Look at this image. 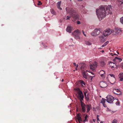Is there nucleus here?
<instances>
[{"instance_id":"nucleus-1","label":"nucleus","mask_w":123,"mask_h":123,"mask_svg":"<svg viewBox=\"0 0 123 123\" xmlns=\"http://www.w3.org/2000/svg\"><path fill=\"white\" fill-rule=\"evenodd\" d=\"M111 7L110 5H103L100 6L99 9H97L96 14L98 17L103 19L106 15L112 14Z\"/></svg>"},{"instance_id":"nucleus-2","label":"nucleus","mask_w":123,"mask_h":123,"mask_svg":"<svg viewBox=\"0 0 123 123\" xmlns=\"http://www.w3.org/2000/svg\"><path fill=\"white\" fill-rule=\"evenodd\" d=\"M74 90L77 92L78 95L77 97V98L80 100V102L83 101L84 97L83 92L79 88H75Z\"/></svg>"},{"instance_id":"nucleus-3","label":"nucleus","mask_w":123,"mask_h":123,"mask_svg":"<svg viewBox=\"0 0 123 123\" xmlns=\"http://www.w3.org/2000/svg\"><path fill=\"white\" fill-rule=\"evenodd\" d=\"M81 115L80 113H78L77 115V118L78 120L79 123H81L82 122L81 118ZM88 117L87 115H86L84 117V119L82 121L83 123H85V122H87L88 121Z\"/></svg>"},{"instance_id":"nucleus-4","label":"nucleus","mask_w":123,"mask_h":123,"mask_svg":"<svg viewBox=\"0 0 123 123\" xmlns=\"http://www.w3.org/2000/svg\"><path fill=\"white\" fill-rule=\"evenodd\" d=\"M113 30L112 29L111 30V29L109 28L107 29L104 31L103 32V34L104 36H107L113 33Z\"/></svg>"},{"instance_id":"nucleus-5","label":"nucleus","mask_w":123,"mask_h":123,"mask_svg":"<svg viewBox=\"0 0 123 123\" xmlns=\"http://www.w3.org/2000/svg\"><path fill=\"white\" fill-rule=\"evenodd\" d=\"M80 32L78 30H75L72 33L73 35L74 36L75 38L77 39H80V37L79 36L80 35Z\"/></svg>"},{"instance_id":"nucleus-6","label":"nucleus","mask_w":123,"mask_h":123,"mask_svg":"<svg viewBox=\"0 0 123 123\" xmlns=\"http://www.w3.org/2000/svg\"><path fill=\"white\" fill-rule=\"evenodd\" d=\"M106 98L107 99H106L107 102L108 103H112L114 100V97L110 95H108Z\"/></svg>"},{"instance_id":"nucleus-7","label":"nucleus","mask_w":123,"mask_h":123,"mask_svg":"<svg viewBox=\"0 0 123 123\" xmlns=\"http://www.w3.org/2000/svg\"><path fill=\"white\" fill-rule=\"evenodd\" d=\"M66 11L67 13L70 14L71 15L75 12V11L73 8H69L68 7H67L66 8Z\"/></svg>"},{"instance_id":"nucleus-8","label":"nucleus","mask_w":123,"mask_h":123,"mask_svg":"<svg viewBox=\"0 0 123 123\" xmlns=\"http://www.w3.org/2000/svg\"><path fill=\"white\" fill-rule=\"evenodd\" d=\"M80 105L81 107L82 112H85L86 111V105L82 101H80Z\"/></svg>"},{"instance_id":"nucleus-9","label":"nucleus","mask_w":123,"mask_h":123,"mask_svg":"<svg viewBox=\"0 0 123 123\" xmlns=\"http://www.w3.org/2000/svg\"><path fill=\"white\" fill-rule=\"evenodd\" d=\"M100 33L99 29H95L94 31L91 33V35L93 36H96L99 34Z\"/></svg>"},{"instance_id":"nucleus-10","label":"nucleus","mask_w":123,"mask_h":123,"mask_svg":"<svg viewBox=\"0 0 123 123\" xmlns=\"http://www.w3.org/2000/svg\"><path fill=\"white\" fill-rule=\"evenodd\" d=\"M88 71L86 70V71L83 70L82 71V74L83 77L85 79H87L88 76V74L87 73Z\"/></svg>"},{"instance_id":"nucleus-11","label":"nucleus","mask_w":123,"mask_h":123,"mask_svg":"<svg viewBox=\"0 0 123 123\" xmlns=\"http://www.w3.org/2000/svg\"><path fill=\"white\" fill-rule=\"evenodd\" d=\"M99 85L100 87L102 88H105L107 86V84L105 82L101 81L100 82Z\"/></svg>"},{"instance_id":"nucleus-12","label":"nucleus","mask_w":123,"mask_h":123,"mask_svg":"<svg viewBox=\"0 0 123 123\" xmlns=\"http://www.w3.org/2000/svg\"><path fill=\"white\" fill-rule=\"evenodd\" d=\"M97 63L96 62H94V63L91 64L90 67V69H92V70H94L95 68L97 66Z\"/></svg>"},{"instance_id":"nucleus-13","label":"nucleus","mask_w":123,"mask_h":123,"mask_svg":"<svg viewBox=\"0 0 123 123\" xmlns=\"http://www.w3.org/2000/svg\"><path fill=\"white\" fill-rule=\"evenodd\" d=\"M73 29V27L71 26H68L67 27L66 31L67 32L69 33H71Z\"/></svg>"},{"instance_id":"nucleus-14","label":"nucleus","mask_w":123,"mask_h":123,"mask_svg":"<svg viewBox=\"0 0 123 123\" xmlns=\"http://www.w3.org/2000/svg\"><path fill=\"white\" fill-rule=\"evenodd\" d=\"M113 92L114 93L117 95L120 94V93L119 90L117 89H114L113 90Z\"/></svg>"},{"instance_id":"nucleus-15","label":"nucleus","mask_w":123,"mask_h":123,"mask_svg":"<svg viewBox=\"0 0 123 123\" xmlns=\"http://www.w3.org/2000/svg\"><path fill=\"white\" fill-rule=\"evenodd\" d=\"M87 112L89 111L92 108L91 105V104L87 105H86Z\"/></svg>"},{"instance_id":"nucleus-16","label":"nucleus","mask_w":123,"mask_h":123,"mask_svg":"<svg viewBox=\"0 0 123 123\" xmlns=\"http://www.w3.org/2000/svg\"><path fill=\"white\" fill-rule=\"evenodd\" d=\"M71 16L74 19H77L79 18L78 15L76 14L72 15Z\"/></svg>"},{"instance_id":"nucleus-17","label":"nucleus","mask_w":123,"mask_h":123,"mask_svg":"<svg viewBox=\"0 0 123 123\" xmlns=\"http://www.w3.org/2000/svg\"><path fill=\"white\" fill-rule=\"evenodd\" d=\"M109 65L112 68H115L116 67V66L115 65V64L111 62H109Z\"/></svg>"},{"instance_id":"nucleus-18","label":"nucleus","mask_w":123,"mask_h":123,"mask_svg":"<svg viewBox=\"0 0 123 123\" xmlns=\"http://www.w3.org/2000/svg\"><path fill=\"white\" fill-rule=\"evenodd\" d=\"M79 83L81 85V86L83 88L84 87V86L83 85H85L86 83L85 82H84L82 80H80L79 81Z\"/></svg>"},{"instance_id":"nucleus-19","label":"nucleus","mask_w":123,"mask_h":123,"mask_svg":"<svg viewBox=\"0 0 123 123\" xmlns=\"http://www.w3.org/2000/svg\"><path fill=\"white\" fill-rule=\"evenodd\" d=\"M104 35H102L99 37V39L100 41L102 42H105V37Z\"/></svg>"},{"instance_id":"nucleus-20","label":"nucleus","mask_w":123,"mask_h":123,"mask_svg":"<svg viewBox=\"0 0 123 123\" xmlns=\"http://www.w3.org/2000/svg\"><path fill=\"white\" fill-rule=\"evenodd\" d=\"M122 60L121 58H118L117 57H115L113 59L114 61L116 62H121Z\"/></svg>"},{"instance_id":"nucleus-21","label":"nucleus","mask_w":123,"mask_h":123,"mask_svg":"<svg viewBox=\"0 0 123 123\" xmlns=\"http://www.w3.org/2000/svg\"><path fill=\"white\" fill-rule=\"evenodd\" d=\"M61 3V1H59L58 2L57 4V8L60 10H62V8L60 7Z\"/></svg>"},{"instance_id":"nucleus-22","label":"nucleus","mask_w":123,"mask_h":123,"mask_svg":"<svg viewBox=\"0 0 123 123\" xmlns=\"http://www.w3.org/2000/svg\"><path fill=\"white\" fill-rule=\"evenodd\" d=\"M119 77L120 79V81H123V73L120 74L119 75Z\"/></svg>"},{"instance_id":"nucleus-23","label":"nucleus","mask_w":123,"mask_h":123,"mask_svg":"<svg viewBox=\"0 0 123 123\" xmlns=\"http://www.w3.org/2000/svg\"><path fill=\"white\" fill-rule=\"evenodd\" d=\"M121 31V29L119 28H116L115 30V32L116 34H118L119 32Z\"/></svg>"},{"instance_id":"nucleus-24","label":"nucleus","mask_w":123,"mask_h":123,"mask_svg":"<svg viewBox=\"0 0 123 123\" xmlns=\"http://www.w3.org/2000/svg\"><path fill=\"white\" fill-rule=\"evenodd\" d=\"M82 9L80 8L81 11H82L84 13H86L87 12L86 10H85L84 7L83 6H82Z\"/></svg>"},{"instance_id":"nucleus-25","label":"nucleus","mask_w":123,"mask_h":123,"mask_svg":"<svg viewBox=\"0 0 123 123\" xmlns=\"http://www.w3.org/2000/svg\"><path fill=\"white\" fill-rule=\"evenodd\" d=\"M86 44L88 45H90L92 44V43L90 40L87 41H86Z\"/></svg>"},{"instance_id":"nucleus-26","label":"nucleus","mask_w":123,"mask_h":123,"mask_svg":"<svg viewBox=\"0 0 123 123\" xmlns=\"http://www.w3.org/2000/svg\"><path fill=\"white\" fill-rule=\"evenodd\" d=\"M106 100V99L104 98H102V100L101 101V102L103 104V105H104V104H105Z\"/></svg>"},{"instance_id":"nucleus-27","label":"nucleus","mask_w":123,"mask_h":123,"mask_svg":"<svg viewBox=\"0 0 123 123\" xmlns=\"http://www.w3.org/2000/svg\"><path fill=\"white\" fill-rule=\"evenodd\" d=\"M100 65L102 67H104L105 65V63L103 61H101L100 62Z\"/></svg>"},{"instance_id":"nucleus-28","label":"nucleus","mask_w":123,"mask_h":123,"mask_svg":"<svg viewBox=\"0 0 123 123\" xmlns=\"http://www.w3.org/2000/svg\"><path fill=\"white\" fill-rule=\"evenodd\" d=\"M99 74L101 76V77H102L103 78H105V74H102L101 73H99Z\"/></svg>"},{"instance_id":"nucleus-29","label":"nucleus","mask_w":123,"mask_h":123,"mask_svg":"<svg viewBox=\"0 0 123 123\" xmlns=\"http://www.w3.org/2000/svg\"><path fill=\"white\" fill-rule=\"evenodd\" d=\"M51 11L52 13L54 15L55 14V12L54 9H51Z\"/></svg>"},{"instance_id":"nucleus-30","label":"nucleus","mask_w":123,"mask_h":123,"mask_svg":"<svg viewBox=\"0 0 123 123\" xmlns=\"http://www.w3.org/2000/svg\"><path fill=\"white\" fill-rule=\"evenodd\" d=\"M120 22L122 24H123V16L120 19Z\"/></svg>"},{"instance_id":"nucleus-31","label":"nucleus","mask_w":123,"mask_h":123,"mask_svg":"<svg viewBox=\"0 0 123 123\" xmlns=\"http://www.w3.org/2000/svg\"><path fill=\"white\" fill-rule=\"evenodd\" d=\"M70 17L69 16H68L67 17H66L64 18L66 20L69 19Z\"/></svg>"},{"instance_id":"nucleus-32","label":"nucleus","mask_w":123,"mask_h":123,"mask_svg":"<svg viewBox=\"0 0 123 123\" xmlns=\"http://www.w3.org/2000/svg\"><path fill=\"white\" fill-rule=\"evenodd\" d=\"M117 121L116 119H114L112 121V123H117Z\"/></svg>"},{"instance_id":"nucleus-33","label":"nucleus","mask_w":123,"mask_h":123,"mask_svg":"<svg viewBox=\"0 0 123 123\" xmlns=\"http://www.w3.org/2000/svg\"><path fill=\"white\" fill-rule=\"evenodd\" d=\"M38 3L37 4V5H41L42 4V3L41 2V1H38Z\"/></svg>"},{"instance_id":"nucleus-34","label":"nucleus","mask_w":123,"mask_h":123,"mask_svg":"<svg viewBox=\"0 0 123 123\" xmlns=\"http://www.w3.org/2000/svg\"><path fill=\"white\" fill-rule=\"evenodd\" d=\"M109 43V41H107L105 43H104V45L106 46Z\"/></svg>"},{"instance_id":"nucleus-35","label":"nucleus","mask_w":123,"mask_h":123,"mask_svg":"<svg viewBox=\"0 0 123 123\" xmlns=\"http://www.w3.org/2000/svg\"><path fill=\"white\" fill-rule=\"evenodd\" d=\"M99 73H101L102 74H105V72L103 70H101Z\"/></svg>"},{"instance_id":"nucleus-36","label":"nucleus","mask_w":123,"mask_h":123,"mask_svg":"<svg viewBox=\"0 0 123 123\" xmlns=\"http://www.w3.org/2000/svg\"><path fill=\"white\" fill-rule=\"evenodd\" d=\"M94 77V76H90L89 77V78L91 80L93 78V77Z\"/></svg>"},{"instance_id":"nucleus-37","label":"nucleus","mask_w":123,"mask_h":123,"mask_svg":"<svg viewBox=\"0 0 123 123\" xmlns=\"http://www.w3.org/2000/svg\"><path fill=\"white\" fill-rule=\"evenodd\" d=\"M116 104L117 105H119L120 104L119 101H117L116 102Z\"/></svg>"},{"instance_id":"nucleus-38","label":"nucleus","mask_w":123,"mask_h":123,"mask_svg":"<svg viewBox=\"0 0 123 123\" xmlns=\"http://www.w3.org/2000/svg\"><path fill=\"white\" fill-rule=\"evenodd\" d=\"M87 92H84V94L85 95V98H86V93H87Z\"/></svg>"},{"instance_id":"nucleus-39","label":"nucleus","mask_w":123,"mask_h":123,"mask_svg":"<svg viewBox=\"0 0 123 123\" xmlns=\"http://www.w3.org/2000/svg\"><path fill=\"white\" fill-rule=\"evenodd\" d=\"M76 23L78 24H80V22L79 21H77Z\"/></svg>"},{"instance_id":"nucleus-40","label":"nucleus","mask_w":123,"mask_h":123,"mask_svg":"<svg viewBox=\"0 0 123 123\" xmlns=\"http://www.w3.org/2000/svg\"><path fill=\"white\" fill-rule=\"evenodd\" d=\"M110 75L111 76V77H113L114 78H115L114 76L112 74H110Z\"/></svg>"},{"instance_id":"nucleus-41","label":"nucleus","mask_w":123,"mask_h":123,"mask_svg":"<svg viewBox=\"0 0 123 123\" xmlns=\"http://www.w3.org/2000/svg\"><path fill=\"white\" fill-rule=\"evenodd\" d=\"M82 31V32H83V34L84 35L85 37H86V35L85 34V33L84 32V31Z\"/></svg>"},{"instance_id":"nucleus-42","label":"nucleus","mask_w":123,"mask_h":123,"mask_svg":"<svg viewBox=\"0 0 123 123\" xmlns=\"http://www.w3.org/2000/svg\"><path fill=\"white\" fill-rule=\"evenodd\" d=\"M86 98V100L87 101H88L89 100V98L88 97H86V98Z\"/></svg>"},{"instance_id":"nucleus-43","label":"nucleus","mask_w":123,"mask_h":123,"mask_svg":"<svg viewBox=\"0 0 123 123\" xmlns=\"http://www.w3.org/2000/svg\"><path fill=\"white\" fill-rule=\"evenodd\" d=\"M98 115L97 116V120L98 121H100L99 120V118L98 117Z\"/></svg>"},{"instance_id":"nucleus-44","label":"nucleus","mask_w":123,"mask_h":123,"mask_svg":"<svg viewBox=\"0 0 123 123\" xmlns=\"http://www.w3.org/2000/svg\"><path fill=\"white\" fill-rule=\"evenodd\" d=\"M76 68H77V67H78V64H77L76 65Z\"/></svg>"},{"instance_id":"nucleus-45","label":"nucleus","mask_w":123,"mask_h":123,"mask_svg":"<svg viewBox=\"0 0 123 123\" xmlns=\"http://www.w3.org/2000/svg\"><path fill=\"white\" fill-rule=\"evenodd\" d=\"M74 65L75 66H76V64L74 62L73 63Z\"/></svg>"},{"instance_id":"nucleus-46","label":"nucleus","mask_w":123,"mask_h":123,"mask_svg":"<svg viewBox=\"0 0 123 123\" xmlns=\"http://www.w3.org/2000/svg\"><path fill=\"white\" fill-rule=\"evenodd\" d=\"M92 120H93V121H92V122H95V120L93 119Z\"/></svg>"},{"instance_id":"nucleus-47","label":"nucleus","mask_w":123,"mask_h":123,"mask_svg":"<svg viewBox=\"0 0 123 123\" xmlns=\"http://www.w3.org/2000/svg\"><path fill=\"white\" fill-rule=\"evenodd\" d=\"M105 46H106L105 45H104V44L102 45V47H105Z\"/></svg>"},{"instance_id":"nucleus-48","label":"nucleus","mask_w":123,"mask_h":123,"mask_svg":"<svg viewBox=\"0 0 123 123\" xmlns=\"http://www.w3.org/2000/svg\"><path fill=\"white\" fill-rule=\"evenodd\" d=\"M95 123V122H92V121H91V123Z\"/></svg>"},{"instance_id":"nucleus-49","label":"nucleus","mask_w":123,"mask_h":123,"mask_svg":"<svg viewBox=\"0 0 123 123\" xmlns=\"http://www.w3.org/2000/svg\"><path fill=\"white\" fill-rule=\"evenodd\" d=\"M63 81H64V80H63V79H62V80L61 81H62V82H63Z\"/></svg>"},{"instance_id":"nucleus-50","label":"nucleus","mask_w":123,"mask_h":123,"mask_svg":"<svg viewBox=\"0 0 123 123\" xmlns=\"http://www.w3.org/2000/svg\"><path fill=\"white\" fill-rule=\"evenodd\" d=\"M100 123H103V122H102V121H101L100 122Z\"/></svg>"},{"instance_id":"nucleus-51","label":"nucleus","mask_w":123,"mask_h":123,"mask_svg":"<svg viewBox=\"0 0 123 123\" xmlns=\"http://www.w3.org/2000/svg\"><path fill=\"white\" fill-rule=\"evenodd\" d=\"M104 107H106V106H105V104H104V105H103Z\"/></svg>"},{"instance_id":"nucleus-52","label":"nucleus","mask_w":123,"mask_h":123,"mask_svg":"<svg viewBox=\"0 0 123 123\" xmlns=\"http://www.w3.org/2000/svg\"><path fill=\"white\" fill-rule=\"evenodd\" d=\"M114 55H117L116 54H114Z\"/></svg>"},{"instance_id":"nucleus-53","label":"nucleus","mask_w":123,"mask_h":123,"mask_svg":"<svg viewBox=\"0 0 123 123\" xmlns=\"http://www.w3.org/2000/svg\"><path fill=\"white\" fill-rule=\"evenodd\" d=\"M102 52H104V50H102Z\"/></svg>"},{"instance_id":"nucleus-54","label":"nucleus","mask_w":123,"mask_h":123,"mask_svg":"<svg viewBox=\"0 0 123 123\" xmlns=\"http://www.w3.org/2000/svg\"><path fill=\"white\" fill-rule=\"evenodd\" d=\"M81 69H83V68H82V67H81Z\"/></svg>"},{"instance_id":"nucleus-55","label":"nucleus","mask_w":123,"mask_h":123,"mask_svg":"<svg viewBox=\"0 0 123 123\" xmlns=\"http://www.w3.org/2000/svg\"><path fill=\"white\" fill-rule=\"evenodd\" d=\"M117 53L118 54H119V53L117 51Z\"/></svg>"},{"instance_id":"nucleus-56","label":"nucleus","mask_w":123,"mask_h":123,"mask_svg":"<svg viewBox=\"0 0 123 123\" xmlns=\"http://www.w3.org/2000/svg\"><path fill=\"white\" fill-rule=\"evenodd\" d=\"M122 0V2L121 3H123V0Z\"/></svg>"},{"instance_id":"nucleus-57","label":"nucleus","mask_w":123,"mask_h":123,"mask_svg":"<svg viewBox=\"0 0 123 123\" xmlns=\"http://www.w3.org/2000/svg\"><path fill=\"white\" fill-rule=\"evenodd\" d=\"M75 69L76 70H77V68H76V67L75 68Z\"/></svg>"},{"instance_id":"nucleus-58","label":"nucleus","mask_w":123,"mask_h":123,"mask_svg":"<svg viewBox=\"0 0 123 123\" xmlns=\"http://www.w3.org/2000/svg\"><path fill=\"white\" fill-rule=\"evenodd\" d=\"M92 73V74H93V73Z\"/></svg>"},{"instance_id":"nucleus-59","label":"nucleus","mask_w":123,"mask_h":123,"mask_svg":"<svg viewBox=\"0 0 123 123\" xmlns=\"http://www.w3.org/2000/svg\"><path fill=\"white\" fill-rule=\"evenodd\" d=\"M98 122V123H99Z\"/></svg>"}]
</instances>
